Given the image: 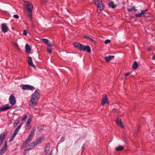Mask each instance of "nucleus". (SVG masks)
<instances>
[{
  "label": "nucleus",
  "instance_id": "f257e3e1",
  "mask_svg": "<svg viewBox=\"0 0 155 155\" xmlns=\"http://www.w3.org/2000/svg\"><path fill=\"white\" fill-rule=\"evenodd\" d=\"M40 97V93L38 90H36L31 96L29 103V106L32 108L35 106Z\"/></svg>",
  "mask_w": 155,
  "mask_h": 155
},
{
  "label": "nucleus",
  "instance_id": "f03ea898",
  "mask_svg": "<svg viewBox=\"0 0 155 155\" xmlns=\"http://www.w3.org/2000/svg\"><path fill=\"white\" fill-rule=\"evenodd\" d=\"M74 45L76 48L78 49L81 51H87L88 53L91 52L90 47L88 45L84 46L78 42L74 43Z\"/></svg>",
  "mask_w": 155,
  "mask_h": 155
},
{
  "label": "nucleus",
  "instance_id": "7ed1b4c3",
  "mask_svg": "<svg viewBox=\"0 0 155 155\" xmlns=\"http://www.w3.org/2000/svg\"><path fill=\"white\" fill-rule=\"evenodd\" d=\"M94 3L97 8V12L99 13L103 9V3L101 1L99 0H95Z\"/></svg>",
  "mask_w": 155,
  "mask_h": 155
},
{
  "label": "nucleus",
  "instance_id": "20e7f679",
  "mask_svg": "<svg viewBox=\"0 0 155 155\" xmlns=\"http://www.w3.org/2000/svg\"><path fill=\"white\" fill-rule=\"evenodd\" d=\"M25 5L28 11H32L33 8V6L31 2L25 1Z\"/></svg>",
  "mask_w": 155,
  "mask_h": 155
},
{
  "label": "nucleus",
  "instance_id": "39448f33",
  "mask_svg": "<svg viewBox=\"0 0 155 155\" xmlns=\"http://www.w3.org/2000/svg\"><path fill=\"white\" fill-rule=\"evenodd\" d=\"M7 141H5L2 147L0 149V155H2L5 152L7 149Z\"/></svg>",
  "mask_w": 155,
  "mask_h": 155
},
{
  "label": "nucleus",
  "instance_id": "423d86ee",
  "mask_svg": "<svg viewBox=\"0 0 155 155\" xmlns=\"http://www.w3.org/2000/svg\"><path fill=\"white\" fill-rule=\"evenodd\" d=\"M7 132L5 131L3 134L0 135V147H1L4 140L5 139L6 136L7 135Z\"/></svg>",
  "mask_w": 155,
  "mask_h": 155
},
{
  "label": "nucleus",
  "instance_id": "0eeeda50",
  "mask_svg": "<svg viewBox=\"0 0 155 155\" xmlns=\"http://www.w3.org/2000/svg\"><path fill=\"white\" fill-rule=\"evenodd\" d=\"M22 89L25 90H32L35 89V88L33 86L29 85H23L22 87Z\"/></svg>",
  "mask_w": 155,
  "mask_h": 155
},
{
  "label": "nucleus",
  "instance_id": "6e6552de",
  "mask_svg": "<svg viewBox=\"0 0 155 155\" xmlns=\"http://www.w3.org/2000/svg\"><path fill=\"white\" fill-rule=\"evenodd\" d=\"M35 146V144L34 142L26 146L25 150V151L30 150L33 149Z\"/></svg>",
  "mask_w": 155,
  "mask_h": 155
},
{
  "label": "nucleus",
  "instance_id": "1a4fd4ad",
  "mask_svg": "<svg viewBox=\"0 0 155 155\" xmlns=\"http://www.w3.org/2000/svg\"><path fill=\"white\" fill-rule=\"evenodd\" d=\"M108 102V100L107 97V95L104 94L103 95L102 97V101L101 102V105H104L105 104L107 103Z\"/></svg>",
  "mask_w": 155,
  "mask_h": 155
},
{
  "label": "nucleus",
  "instance_id": "9d476101",
  "mask_svg": "<svg viewBox=\"0 0 155 155\" xmlns=\"http://www.w3.org/2000/svg\"><path fill=\"white\" fill-rule=\"evenodd\" d=\"M1 26L2 32L5 33L8 31V28L5 24L2 23L1 24Z\"/></svg>",
  "mask_w": 155,
  "mask_h": 155
},
{
  "label": "nucleus",
  "instance_id": "9b49d317",
  "mask_svg": "<svg viewBox=\"0 0 155 155\" xmlns=\"http://www.w3.org/2000/svg\"><path fill=\"white\" fill-rule=\"evenodd\" d=\"M9 101L11 105H15L16 103V100L15 97L13 95L10 96L9 98Z\"/></svg>",
  "mask_w": 155,
  "mask_h": 155
},
{
  "label": "nucleus",
  "instance_id": "f8f14e48",
  "mask_svg": "<svg viewBox=\"0 0 155 155\" xmlns=\"http://www.w3.org/2000/svg\"><path fill=\"white\" fill-rule=\"evenodd\" d=\"M41 41H43L46 45H48L52 46L53 45L52 42L45 38L41 39Z\"/></svg>",
  "mask_w": 155,
  "mask_h": 155
},
{
  "label": "nucleus",
  "instance_id": "ddd939ff",
  "mask_svg": "<svg viewBox=\"0 0 155 155\" xmlns=\"http://www.w3.org/2000/svg\"><path fill=\"white\" fill-rule=\"evenodd\" d=\"M11 108V107L9 106L8 105H7L6 106H3L2 107H0V111H6Z\"/></svg>",
  "mask_w": 155,
  "mask_h": 155
},
{
  "label": "nucleus",
  "instance_id": "4468645a",
  "mask_svg": "<svg viewBox=\"0 0 155 155\" xmlns=\"http://www.w3.org/2000/svg\"><path fill=\"white\" fill-rule=\"evenodd\" d=\"M28 64L31 66L33 68H35V65L33 64L32 58L31 57H29L28 59Z\"/></svg>",
  "mask_w": 155,
  "mask_h": 155
},
{
  "label": "nucleus",
  "instance_id": "2eb2a0df",
  "mask_svg": "<svg viewBox=\"0 0 155 155\" xmlns=\"http://www.w3.org/2000/svg\"><path fill=\"white\" fill-rule=\"evenodd\" d=\"M116 122L118 125L120 126V127L123 128L124 127V126L123 123L121 121L120 119L117 118L116 120Z\"/></svg>",
  "mask_w": 155,
  "mask_h": 155
},
{
  "label": "nucleus",
  "instance_id": "dca6fc26",
  "mask_svg": "<svg viewBox=\"0 0 155 155\" xmlns=\"http://www.w3.org/2000/svg\"><path fill=\"white\" fill-rule=\"evenodd\" d=\"M43 137H41L36 140L35 142H34L36 146L40 143L44 139Z\"/></svg>",
  "mask_w": 155,
  "mask_h": 155
},
{
  "label": "nucleus",
  "instance_id": "f3484780",
  "mask_svg": "<svg viewBox=\"0 0 155 155\" xmlns=\"http://www.w3.org/2000/svg\"><path fill=\"white\" fill-rule=\"evenodd\" d=\"M114 57V56L112 55H109L108 57H106L105 58V59L106 61L108 62H109L110 60L113 59Z\"/></svg>",
  "mask_w": 155,
  "mask_h": 155
},
{
  "label": "nucleus",
  "instance_id": "a211bd4d",
  "mask_svg": "<svg viewBox=\"0 0 155 155\" xmlns=\"http://www.w3.org/2000/svg\"><path fill=\"white\" fill-rule=\"evenodd\" d=\"M25 48L27 53H29L31 50V48L30 45L28 44H27L25 45Z\"/></svg>",
  "mask_w": 155,
  "mask_h": 155
},
{
  "label": "nucleus",
  "instance_id": "6ab92c4d",
  "mask_svg": "<svg viewBox=\"0 0 155 155\" xmlns=\"http://www.w3.org/2000/svg\"><path fill=\"white\" fill-rule=\"evenodd\" d=\"M109 7H111L112 8H114L116 7V5L114 4L113 2H111L108 4Z\"/></svg>",
  "mask_w": 155,
  "mask_h": 155
},
{
  "label": "nucleus",
  "instance_id": "aec40b11",
  "mask_svg": "<svg viewBox=\"0 0 155 155\" xmlns=\"http://www.w3.org/2000/svg\"><path fill=\"white\" fill-rule=\"evenodd\" d=\"M36 130V127H34L32 129V130L30 134L29 135V136L32 137L34 135V133Z\"/></svg>",
  "mask_w": 155,
  "mask_h": 155
},
{
  "label": "nucleus",
  "instance_id": "412c9836",
  "mask_svg": "<svg viewBox=\"0 0 155 155\" xmlns=\"http://www.w3.org/2000/svg\"><path fill=\"white\" fill-rule=\"evenodd\" d=\"M138 67V64L136 61H135L133 63L132 68L134 69H136Z\"/></svg>",
  "mask_w": 155,
  "mask_h": 155
},
{
  "label": "nucleus",
  "instance_id": "4be33fe9",
  "mask_svg": "<svg viewBox=\"0 0 155 155\" xmlns=\"http://www.w3.org/2000/svg\"><path fill=\"white\" fill-rule=\"evenodd\" d=\"M124 147L123 146H119L116 148V150L117 151H122L124 150Z\"/></svg>",
  "mask_w": 155,
  "mask_h": 155
},
{
  "label": "nucleus",
  "instance_id": "5701e85b",
  "mask_svg": "<svg viewBox=\"0 0 155 155\" xmlns=\"http://www.w3.org/2000/svg\"><path fill=\"white\" fill-rule=\"evenodd\" d=\"M32 120V118L31 117H30L27 120V122L26 123V125L28 127L29 126Z\"/></svg>",
  "mask_w": 155,
  "mask_h": 155
},
{
  "label": "nucleus",
  "instance_id": "b1692460",
  "mask_svg": "<svg viewBox=\"0 0 155 155\" xmlns=\"http://www.w3.org/2000/svg\"><path fill=\"white\" fill-rule=\"evenodd\" d=\"M84 37L85 38L93 42H94V40L93 39H92L91 37H90V36H88L84 35Z\"/></svg>",
  "mask_w": 155,
  "mask_h": 155
},
{
  "label": "nucleus",
  "instance_id": "393cba45",
  "mask_svg": "<svg viewBox=\"0 0 155 155\" xmlns=\"http://www.w3.org/2000/svg\"><path fill=\"white\" fill-rule=\"evenodd\" d=\"M19 122H20V119H19V118H18L17 119L14 124V126H15V127L16 126H17V125L19 123Z\"/></svg>",
  "mask_w": 155,
  "mask_h": 155
},
{
  "label": "nucleus",
  "instance_id": "a878e982",
  "mask_svg": "<svg viewBox=\"0 0 155 155\" xmlns=\"http://www.w3.org/2000/svg\"><path fill=\"white\" fill-rule=\"evenodd\" d=\"M49 150V147L48 146H46L45 148V154H47V152Z\"/></svg>",
  "mask_w": 155,
  "mask_h": 155
},
{
  "label": "nucleus",
  "instance_id": "bb28decb",
  "mask_svg": "<svg viewBox=\"0 0 155 155\" xmlns=\"http://www.w3.org/2000/svg\"><path fill=\"white\" fill-rule=\"evenodd\" d=\"M28 16L30 18V20H31V18L32 16V11H28Z\"/></svg>",
  "mask_w": 155,
  "mask_h": 155
},
{
  "label": "nucleus",
  "instance_id": "cd10ccee",
  "mask_svg": "<svg viewBox=\"0 0 155 155\" xmlns=\"http://www.w3.org/2000/svg\"><path fill=\"white\" fill-rule=\"evenodd\" d=\"M30 141L27 138L26 139V140L25 141V142L24 143L23 146H25V145L27 143H29Z\"/></svg>",
  "mask_w": 155,
  "mask_h": 155
},
{
  "label": "nucleus",
  "instance_id": "c85d7f7f",
  "mask_svg": "<svg viewBox=\"0 0 155 155\" xmlns=\"http://www.w3.org/2000/svg\"><path fill=\"white\" fill-rule=\"evenodd\" d=\"M30 141L27 138L26 139V140L25 141V142L24 143L23 146H25V145L27 143H29Z\"/></svg>",
  "mask_w": 155,
  "mask_h": 155
},
{
  "label": "nucleus",
  "instance_id": "c756f323",
  "mask_svg": "<svg viewBox=\"0 0 155 155\" xmlns=\"http://www.w3.org/2000/svg\"><path fill=\"white\" fill-rule=\"evenodd\" d=\"M27 117V115H25L24 117L22 119V122H24L25 120Z\"/></svg>",
  "mask_w": 155,
  "mask_h": 155
},
{
  "label": "nucleus",
  "instance_id": "7c9ffc66",
  "mask_svg": "<svg viewBox=\"0 0 155 155\" xmlns=\"http://www.w3.org/2000/svg\"><path fill=\"white\" fill-rule=\"evenodd\" d=\"M148 10V9H146L145 10H141V13L143 14V15L144 14L146 13V12Z\"/></svg>",
  "mask_w": 155,
  "mask_h": 155
},
{
  "label": "nucleus",
  "instance_id": "2f4dec72",
  "mask_svg": "<svg viewBox=\"0 0 155 155\" xmlns=\"http://www.w3.org/2000/svg\"><path fill=\"white\" fill-rule=\"evenodd\" d=\"M143 15V14L141 13V12L140 13L136 14L135 15V16L136 17H140L141 16V15Z\"/></svg>",
  "mask_w": 155,
  "mask_h": 155
},
{
  "label": "nucleus",
  "instance_id": "473e14b6",
  "mask_svg": "<svg viewBox=\"0 0 155 155\" xmlns=\"http://www.w3.org/2000/svg\"><path fill=\"white\" fill-rule=\"evenodd\" d=\"M110 40L107 39L105 41L104 43L105 44H107L109 43L110 42Z\"/></svg>",
  "mask_w": 155,
  "mask_h": 155
},
{
  "label": "nucleus",
  "instance_id": "72a5a7b5",
  "mask_svg": "<svg viewBox=\"0 0 155 155\" xmlns=\"http://www.w3.org/2000/svg\"><path fill=\"white\" fill-rule=\"evenodd\" d=\"M48 52L49 53H50L51 52V48L50 47H48L47 48Z\"/></svg>",
  "mask_w": 155,
  "mask_h": 155
},
{
  "label": "nucleus",
  "instance_id": "f704fd0d",
  "mask_svg": "<svg viewBox=\"0 0 155 155\" xmlns=\"http://www.w3.org/2000/svg\"><path fill=\"white\" fill-rule=\"evenodd\" d=\"M22 126V124H20L19 125L18 127H17V128L16 129H17V130H19L21 128V127Z\"/></svg>",
  "mask_w": 155,
  "mask_h": 155
},
{
  "label": "nucleus",
  "instance_id": "c9c22d12",
  "mask_svg": "<svg viewBox=\"0 0 155 155\" xmlns=\"http://www.w3.org/2000/svg\"><path fill=\"white\" fill-rule=\"evenodd\" d=\"M131 74V72H130L127 73H126L125 74L124 76L125 77H127V76H128L129 75H130V74Z\"/></svg>",
  "mask_w": 155,
  "mask_h": 155
},
{
  "label": "nucleus",
  "instance_id": "e433bc0d",
  "mask_svg": "<svg viewBox=\"0 0 155 155\" xmlns=\"http://www.w3.org/2000/svg\"><path fill=\"white\" fill-rule=\"evenodd\" d=\"M13 17L14 18L16 19H18L19 18V16L18 15H15L13 16Z\"/></svg>",
  "mask_w": 155,
  "mask_h": 155
},
{
  "label": "nucleus",
  "instance_id": "4c0bfd02",
  "mask_svg": "<svg viewBox=\"0 0 155 155\" xmlns=\"http://www.w3.org/2000/svg\"><path fill=\"white\" fill-rule=\"evenodd\" d=\"M23 34L25 35H27V31L25 30H24L23 31Z\"/></svg>",
  "mask_w": 155,
  "mask_h": 155
},
{
  "label": "nucleus",
  "instance_id": "58836bf2",
  "mask_svg": "<svg viewBox=\"0 0 155 155\" xmlns=\"http://www.w3.org/2000/svg\"><path fill=\"white\" fill-rule=\"evenodd\" d=\"M18 131V130L16 129L14 131L13 133L15 134H17Z\"/></svg>",
  "mask_w": 155,
  "mask_h": 155
},
{
  "label": "nucleus",
  "instance_id": "ea45409f",
  "mask_svg": "<svg viewBox=\"0 0 155 155\" xmlns=\"http://www.w3.org/2000/svg\"><path fill=\"white\" fill-rule=\"evenodd\" d=\"M14 138L12 137H11V138L9 139V141L10 142H11L13 140V139H14Z\"/></svg>",
  "mask_w": 155,
  "mask_h": 155
},
{
  "label": "nucleus",
  "instance_id": "a19ab883",
  "mask_svg": "<svg viewBox=\"0 0 155 155\" xmlns=\"http://www.w3.org/2000/svg\"><path fill=\"white\" fill-rule=\"evenodd\" d=\"M32 138V137H30L29 136H28V137L27 138V139L29 140L30 141L31 140Z\"/></svg>",
  "mask_w": 155,
  "mask_h": 155
},
{
  "label": "nucleus",
  "instance_id": "79ce46f5",
  "mask_svg": "<svg viewBox=\"0 0 155 155\" xmlns=\"http://www.w3.org/2000/svg\"><path fill=\"white\" fill-rule=\"evenodd\" d=\"M16 134H14V133H13L12 135V137L15 138V136H16Z\"/></svg>",
  "mask_w": 155,
  "mask_h": 155
},
{
  "label": "nucleus",
  "instance_id": "37998d69",
  "mask_svg": "<svg viewBox=\"0 0 155 155\" xmlns=\"http://www.w3.org/2000/svg\"><path fill=\"white\" fill-rule=\"evenodd\" d=\"M128 11L129 12H131L132 11V9L131 8H128Z\"/></svg>",
  "mask_w": 155,
  "mask_h": 155
},
{
  "label": "nucleus",
  "instance_id": "c03bdc74",
  "mask_svg": "<svg viewBox=\"0 0 155 155\" xmlns=\"http://www.w3.org/2000/svg\"><path fill=\"white\" fill-rule=\"evenodd\" d=\"M82 152H83V151L85 149L84 146V145H83L82 147Z\"/></svg>",
  "mask_w": 155,
  "mask_h": 155
},
{
  "label": "nucleus",
  "instance_id": "a18cd8bd",
  "mask_svg": "<svg viewBox=\"0 0 155 155\" xmlns=\"http://www.w3.org/2000/svg\"><path fill=\"white\" fill-rule=\"evenodd\" d=\"M132 10H135V8L134 6L133 7H132Z\"/></svg>",
  "mask_w": 155,
  "mask_h": 155
},
{
  "label": "nucleus",
  "instance_id": "49530a36",
  "mask_svg": "<svg viewBox=\"0 0 155 155\" xmlns=\"http://www.w3.org/2000/svg\"><path fill=\"white\" fill-rule=\"evenodd\" d=\"M152 58L153 60H155V55H153Z\"/></svg>",
  "mask_w": 155,
  "mask_h": 155
},
{
  "label": "nucleus",
  "instance_id": "de8ad7c7",
  "mask_svg": "<svg viewBox=\"0 0 155 155\" xmlns=\"http://www.w3.org/2000/svg\"><path fill=\"white\" fill-rule=\"evenodd\" d=\"M15 46L18 48V45L17 44L15 43Z\"/></svg>",
  "mask_w": 155,
  "mask_h": 155
},
{
  "label": "nucleus",
  "instance_id": "09e8293b",
  "mask_svg": "<svg viewBox=\"0 0 155 155\" xmlns=\"http://www.w3.org/2000/svg\"><path fill=\"white\" fill-rule=\"evenodd\" d=\"M49 155H51V153Z\"/></svg>",
  "mask_w": 155,
  "mask_h": 155
}]
</instances>
